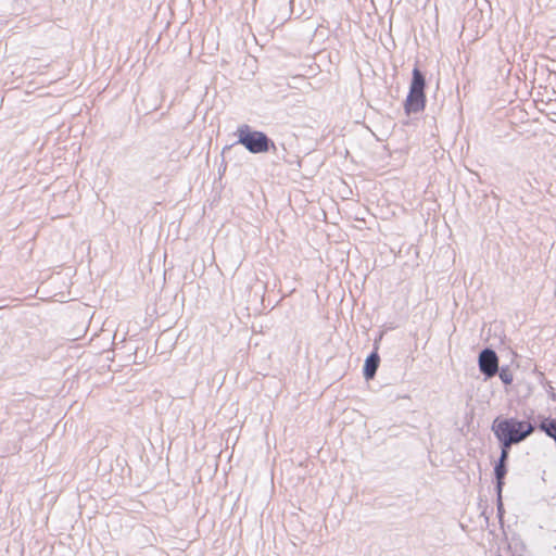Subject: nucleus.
Instances as JSON below:
<instances>
[{
  "label": "nucleus",
  "mask_w": 556,
  "mask_h": 556,
  "mask_svg": "<svg viewBox=\"0 0 556 556\" xmlns=\"http://www.w3.org/2000/svg\"><path fill=\"white\" fill-rule=\"evenodd\" d=\"M494 473V490L496 497L503 496V489L505 485V478L507 472H493Z\"/></svg>",
  "instance_id": "0eeeda50"
},
{
  "label": "nucleus",
  "mask_w": 556,
  "mask_h": 556,
  "mask_svg": "<svg viewBox=\"0 0 556 556\" xmlns=\"http://www.w3.org/2000/svg\"><path fill=\"white\" fill-rule=\"evenodd\" d=\"M236 144L243 146L252 154L273 152L278 155V149L271 138L262 130H256L248 124H242L236 131Z\"/></svg>",
  "instance_id": "f03ea898"
},
{
  "label": "nucleus",
  "mask_w": 556,
  "mask_h": 556,
  "mask_svg": "<svg viewBox=\"0 0 556 556\" xmlns=\"http://www.w3.org/2000/svg\"><path fill=\"white\" fill-rule=\"evenodd\" d=\"M426 88V74L416 64L412 72L408 93L403 102L404 112L407 116L418 114L425 110L427 104Z\"/></svg>",
  "instance_id": "7ed1b4c3"
},
{
  "label": "nucleus",
  "mask_w": 556,
  "mask_h": 556,
  "mask_svg": "<svg viewBox=\"0 0 556 556\" xmlns=\"http://www.w3.org/2000/svg\"><path fill=\"white\" fill-rule=\"evenodd\" d=\"M282 2H286V0H282Z\"/></svg>",
  "instance_id": "4468645a"
},
{
  "label": "nucleus",
  "mask_w": 556,
  "mask_h": 556,
  "mask_svg": "<svg viewBox=\"0 0 556 556\" xmlns=\"http://www.w3.org/2000/svg\"><path fill=\"white\" fill-rule=\"evenodd\" d=\"M232 148H233V144L224 147L223 152H222L223 156H225L227 153H229Z\"/></svg>",
  "instance_id": "9b49d317"
},
{
  "label": "nucleus",
  "mask_w": 556,
  "mask_h": 556,
  "mask_svg": "<svg viewBox=\"0 0 556 556\" xmlns=\"http://www.w3.org/2000/svg\"><path fill=\"white\" fill-rule=\"evenodd\" d=\"M379 343L375 341L374 350L367 355L363 365V377L366 381L372 380L380 365V355L378 353Z\"/></svg>",
  "instance_id": "39448f33"
},
{
  "label": "nucleus",
  "mask_w": 556,
  "mask_h": 556,
  "mask_svg": "<svg viewBox=\"0 0 556 556\" xmlns=\"http://www.w3.org/2000/svg\"><path fill=\"white\" fill-rule=\"evenodd\" d=\"M497 375L505 387L510 386L514 381V376L508 365L500 367Z\"/></svg>",
  "instance_id": "6e6552de"
},
{
  "label": "nucleus",
  "mask_w": 556,
  "mask_h": 556,
  "mask_svg": "<svg viewBox=\"0 0 556 556\" xmlns=\"http://www.w3.org/2000/svg\"><path fill=\"white\" fill-rule=\"evenodd\" d=\"M478 368L484 381L494 378L500 371V357L491 346H486L479 352Z\"/></svg>",
  "instance_id": "20e7f679"
},
{
  "label": "nucleus",
  "mask_w": 556,
  "mask_h": 556,
  "mask_svg": "<svg viewBox=\"0 0 556 556\" xmlns=\"http://www.w3.org/2000/svg\"><path fill=\"white\" fill-rule=\"evenodd\" d=\"M160 108V105H154L151 108V111H156Z\"/></svg>",
  "instance_id": "f8f14e48"
},
{
  "label": "nucleus",
  "mask_w": 556,
  "mask_h": 556,
  "mask_svg": "<svg viewBox=\"0 0 556 556\" xmlns=\"http://www.w3.org/2000/svg\"><path fill=\"white\" fill-rule=\"evenodd\" d=\"M533 416V410H531L530 416H528V420H520L516 417L497 416L491 425V430L498 445L513 446L528 439L536 430V424L530 421V418Z\"/></svg>",
  "instance_id": "f257e3e1"
},
{
  "label": "nucleus",
  "mask_w": 556,
  "mask_h": 556,
  "mask_svg": "<svg viewBox=\"0 0 556 556\" xmlns=\"http://www.w3.org/2000/svg\"><path fill=\"white\" fill-rule=\"evenodd\" d=\"M498 556H502V555H498Z\"/></svg>",
  "instance_id": "2eb2a0df"
},
{
  "label": "nucleus",
  "mask_w": 556,
  "mask_h": 556,
  "mask_svg": "<svg viewBox=\"0 0 556 556\" xmlns=\"http://www.w3.org/2000/svg\"><path fill=\"white\" fill-rule=\"evenodd\" d=\"M496 515L501 525L504 522L505 508L503 503V496L496 497Z\"/></svg>",
  "instance_id": "9d476101"
},
{
  "label": "nucleus",
  "mask_w": 556,
  "mask_h": 556,
  "mask_svg": "<svg viewBox=\"0 0 556 556\" xmlns=\"http://www.w3.org/2000/svg\"><path fill=\"white\" fill-rule=\"evenodd\" d=\"M152 161H156V163L151 168L150 176L153 179H159L162 176L163 170H164L163 161L156 160L155 157H153Z\"/></svg>",
  "instance_id": "1a4fd4ad"
},
{
  "label": "nucleus",
  "mask_w": 556,
  "mask_h": 556,
  "mask_svg": "<svg viewBox=\"0 0 556 556\" xmlns=\"http://www.w3.org/2000/svg\"><path fill=\"white\" fill-rule=\"evenodd\" d=\"M552 399L556 400V394L555 393L552 394Z\"/></svg>",
  "instance_id": "ddd939ff"
},
{
  "label": "nucleus",
  "mask_w": 556,
  "mask_h": 556,
  "mask_svg": "<svg viewBox=\"0 0 556 556\" xmlns=\"http://www.w3.org/2000/svg\"><path fill=\"white\" fill-rule=\"evenodd\" d=\"M501 454L494 464L493 472H508V459L511 446L498 445Z\"/></svg>",
  "instance_id": "423d86ee"
}]
</instances>
